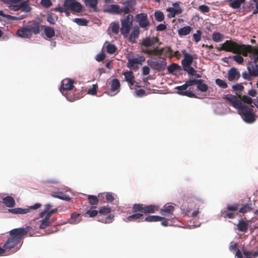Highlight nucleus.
I'll return each instance as SVG.
<instances>
[{
    "mask_svg": "<svg viewBox=\"0 0 258 258\" xmlns=\"http://www.w3.org/2000/svg\"><path fill=\"white\" fill-rule=\"evenodd\" d=\"M20 10L25 13H28L31 10V8L26 2H22L21 3Z\"/></svg>",
    "mask_w": 258,
    "mask_h": 258,
    "instance_id": "864d4df0",
    "label": "nucleus"
},
{
    "mask_svg": "<svg viewBox=\"0 0 258 258\" xmlns=\"http://www.w3.org/2000/svg\"><path fill=\"white\" fill-rule=\"evenodd\" d=\"M183 69L184 71L187 72L189 75L196 76L198 78L201 77L199 75H197L196 71L190 66H185V67H183Z\"/></svg>",
    "mask_w": 258,
    "mask_h": 258,
    "instance_id": "a18cd8bd",
    "label": "nucleus"
},
{
    "mask_svg": "<svg viewBox=\"0 0 258 258\" xmlns=\"http://www.w3.org/2000/svg\"><path fill=\"white\" fill-rule=\"evenodd\" d=\"M31 229L30 226H26L25 228L11 230L9 232L10 236L4 244L3 247L8 250L14 248L16 249V251L19 250L20 247L18 246V245L20 243L22 237L26 235Z\"/></svg>",
    "mask_w": 258,
    "mask_h": 258,
    "instance_id": "f257e3e1",
    "label": "nucleus"
},
{
    "mask_svg": "<svg viewBox=\"0 0 258 258\" xmlns=\"http://www.w3.org/2000/svg\"><path fill=\"white\" fill-rule=\"evenodd\" d=\"M126 58L127 59V67L130 69L134 70H138L139 69V67L136 64L142 65L143 62L146 60L145 56L139 54L132 56L128 54L126 56Z\"/></svg>",
    "mask_w": 258,
    "mask_h": 258,
    "instance_id": "423d86ee",
    "label": "nucleus"
},
{
    "mask_svg": "<svg viewBox=\"0 0 258 258\" xmlns=\"http://www.w3.org/2000/svg\"><path fill=\"white\" fill-rule=\"evenodd\" d=\"M159 39L157 37H146L143 39L141 42V46H144L145 48H148L149 47H151L154 45L155 43H157Z\"/></svg>",
    "mask_w": 258,
    "mask_h": 258,
    "instance_id": "a211bd4d",
    "label": "nucleus"
},
{
    "mask_svg": "<svg viewBox=\"0 0 258 258\" xmlns=\"http://www.w3.org/2000/svg\"><path fill=\"white\" fill-rule=\"evenodd\" d=\"M41 4L45 8H48L52 5V3L50 0H41Z\"/></svg>",
    "mask_w": 258,
    "mask_h": 258,
    "instance_id": "69168bd1",
    "label": "nucleus"
},
{
    "mask_svg": "<svg viewBox=\"0 0 258 258\" xmlns=\"http://www.w3.org/2000/svg\"><path fill=\"white\" fill-rule=\"evenodd\" d=\"M148 63L152 69L161 71L165 69L167 62L165 58L160 57L154 58L150 61L148 60Z\"/></svg>",
    "mask_w": 258,
    "mask_h": 258,
    "instance_id": "6e6552de",
    "label": "nucleus"
},
{
    "mask_svg": "<svg viewBox=\"0 0 258 258\" xmlns=\"http://www.w3.org/2000/svg\"><path fill=\"white\" fill-rule=\"evenodd\" d=\"M180 69V66L177 63H171L167 67L168 71L170 73H173L175 71L179 70Z\"/></svg>",
    "mask_w": 258,
    "mask_h": 258,
    "instance_id": "3c124183",
    "label": "nucleus"
},
{
    "mask_svg": "<svg viewBox=\"0 0 258 258\" xmlns=\"http://www.w3.org/2000/svg\"><path fill=\"white\" fill-rule=\"evenodd\" d=\"M134 214L128 216L125 221L126 222H140V219H143V214L141 212H133Z\"/></svg>",
    "mask_w": 258,
    "mask_h": 258,
    "instance_id": "412c9836",
    "label": "nucleus"
},
{
    "mask_svg": "<svg viewBox=\"0 0 258 258\" xmlns=\"http://www.w3.org/2000/svg\"><path fill=\"white\" fill-rule=\"evenodd\" d=\"M192 30L191 27L187 26L183 27L178 30V33L180 36H185L189 34Z\"/></svg>",
    "mask_w": 258,
    "mask_h": 258,
    "instance_id": "e433bc0d",
    "label": "nucleus"
},
{
    "mask_svg": "<svg viewBox=\"0 0 258 258\" xmlns=\"http://www.w3.org/2000/svg\"><path fill=\"white\" fill-rule=\"evenodd\" d=\"M134 17L131 14H128L125 18L121 20L120 31L124 37H126L133 26Z\"/></svg>",
    "mask_w": 258,
    "mask_h": 258,
    "instance_id": "0eeeda50",
    "label": "nucleus"
},
{
    "mask_svg": "<svg viewBox=\"0 0 258 258\" xmlns=\"http://www.w3.org/2000/svg\"><path fill=\"white\" fill-rule=\"evenodd\" d=\"M199 81L198 82V84H197V88L202 91L205 92L208 89V86L207 85H206L203 80H198Z\"/></svg>",
    "mask_w": 258,
    "mask_h": 258,
    "instance_id": "de8ad7c7",
    "label": "nucleus"
},
{
    "mask_svg": "<svg viewBox=\"0 0 258 258\" xmlns=\"http://www.w3.org/2000/svg\"><path fill=\"white\" fill-rule=\"evenodd\" d=\"M239 208V204H235L234 205H227L226 209L229 211L235 212L238 210Z\"/></svg>",
    "mask_w": 258,
    "mask_h": 258,
    "instance_id": "4d7b16f0",
    "label": "nucleus"
},
{
    "mask_svg": "<svg viewBox=\"0 0 258 258\" xmlns=\"http://www.w3.org/2000/svg\"><path fill=\"white\" fill-rule=\"evenodd\" d=\"M4 204L7 207L12 208L16 205V202L14 198L11 196H7L3 199Z\"/></svg>",
    "mask_w": 258,
    "mask_h": 258,
    "instance_id": "cd10ccee",
    "label": "nucleus"
},
{
    "mask_svg": "<svg viewBox=\"0 0 258 258\" xmlns=\"http://www.w3.org/2000/svg\"><path fill=\"white\" fill-rule=\"evenodd\" d=\"M106 51L109 54H113L117 51V48L115 45L107 43L106 46Z\"/></svg>",
    "mask_w": 258,
    "mask_h": 258,
    "instance_id": "49530a36",
    "label": "nucleus"
},
{
    "mask_svg": "<svg viewBox=\"0 0 258 258\" xmlns=\"http://www.w3.org/2000/svg\"><path fill=\"white\" fill-rule=\"evenodd\" d=\"M224 35L218 32H214L212 34V39L216 42H219L222 41Z\"/></svg>",
    "mask_w": 258,
    "mask_h": 258,
    "instance_id": "79ce46f5",
    "label": "nucleus"
},
{
    "mask_svg": "<svg viewBox=\"0 0 258 258\" xmlns=\"http://www.w3.org/2000/svg\"><path fill=\"white\" fill-rule=\"evenodd\" d=\"M63 7L73 11L74 13H80L82 10V5L76 0H65Z\"/></svg>",
    "mask_w": 258,
    "mask_h": 258,
    "instance_id": "1a4fd4ad",
    "label": "nucleus"
},
{
    "mask_svg": "<svg viewBox=\"0 0 258 258\" xmlns=\"http://www.w3.org/2000/svg\"><path fill=\"white\" fill-rule=\"evenodd\" d=\"M104 194H99L98 197L93 195H89L88 199L90 205H95L98 204L99 201H102V199L104 198Z\"/></svg>",
    "mask_w": 258,
    "mask_h": 258,
    "instance_id": "5701e85b",
    "label": "nucleus"
},
{
    "mask_svg": "<svg viewBox=\"0 0 258 258\" xmlns=\"http://www.w3.org/2000/svg\"><path fill=\"white\" fill-rule=\"evenodd\" d=\"M158 210L159 207L153 205H145L143 204H135L132 207L133 212H141L143 214L154 213Z\"/></svg>",
    "mask_w": 258,
    "mask_h": 258,
    "instance_id": "39448f33",
    "label": "nucleus"
},
{
    "mask_svg": "<svg viewBox=\"0 0 258 258\" xmlns=\"http://www.w3.org/2000/svg\"><path fill=\"white\" fill-rule=\"evenodd\" d=\"M173 7H169L166 9V11L169 12L167 17L169 18L175 17L176 15L182 12V9L180 8L179 4L177 2L172 4Z\"/></svg>",
    "mask_w": 258,
    "mask_h": 258,
    "instance_id": "ddd939ff",
    "label": "nucleus"
},
{
    "mask_svg": "<svg viewBox=\"0 0 258 258\" xmlns=\"http://www.w3.org/2000/svg\"><path fill=\"white\" fill-rule=\"evenodd\" d=\"M122 75L124 76L125 81L130 86H133L135 83V76L132 71L122 72Z\"/></svg>",
    "mask_w": 258,
    "mask_h": 258,
    "instance_id": "4be33fe9",
    "label": "nucleus"
},
{
    "mask_svg": "<svg viewBox=\"0 0 258 258\" xmlns=\"http://www.w3.org/2000/svg\"><path fill=\"white\" fill-rule=\"evenodd\" d=\"M162 56L166 57L168 56L170 57H172V50L170 47H165L162 48Z\"/></svg>",
    "mask_w": 258,
    "mask_h": 258,
    "instance_id": "c03bdc74",
    "label": "nucleus"
},
{
    "mask_svg": "<svg viewBox=\"0 0 258 258\" xmlns=\"http://www.w3.org/2000/svg\"><path fill=\"white\" fill-rule=\"evenodd\" d=\"M99 211L96 210H88L85 213V215H89L90 217H94L97 215Z\"/></svg>",
    "mask_w": 258,
    "mask_h": 258,
    "instance_id": "e2e57ef3",
    "label": "nucleus"
},
{
    "mask_svg": "<svg viewBox=\"0 0 258 258\" xmlns=\"http://www.w3.org/2000/svg\"><path fill=\"white\" fill-rule=\"evenodd\" d=\"M252 244H256L255 241H251L249 245L246 246H243L241 247V251L245 255L246 258H255L258 256V250L256 251H253V249L251 248V245Z\"/></svg>",
    "mask_w": 258,
    "mask_h": 258,
    "instance_id": "9b49d317",
    "label": "nucleus"
},
{
    "mask_svg": "<svg viewBox=\"0 0 258 258\" xmlns=\"http://www.w3.org/2000/svg\"><path fill=\"white\" fill-rule=\"evenodd\" d=\"M84 2L87 7L95 10L97 8L98 2V0H85Z\"/></svg>",
    "mask_w": 258,
    "mask_h": 258,
    "instance_id": "a19ab883",
    "label": "nucleus"
},
{
    "mask_svg": "<svg viewBox=\"0 0 258 258\" xmlns=\"http://www.w3.org/2000/svg\"><path fill=\"white\" fill-rule=\"evenodd\" d=\"M216 83L218 86L223 89H225L228 86L227 84L224 81L220 79H217L216 80Z\"/></svg>",
    "mask_w": 258,
    "mask_h": 258,
    "instance_id": "13d9d810",
    "label": "nucleus"
},
{
    "mask_svg": "<svg viewBox=\"0 0 258 258\" xmlns=\"http://www.w3.org/2000/svg\"><path fill=\"white\" fill-rule=\"evenodd\" d=\"M248 53L251 54V57L253 59V61L249 62L247 64L248 72L250 76L258 77V47L247 45L245 56H247Z\"/></svg>",
    "mask_w": 258,
    "mask_h": 258,
    "instance_id": "f03ea898",
    "label": "nucleus"
},
{
    "mask_svg": "<svg viewBox=\"0 0 258 258\" xmlns=\"http://www.w3.org/2000/svg\"><path fill=\"white\" fill-rule=\"evenodd\" d=\"M97 89H98L97 84H93L92 88L88 90L87 93L89 94L95 95L97 94Z\"/></svg>",
    "mask_w": 258,
    "mask_h": 258,
    "instance_id": "bf43d9fd",
    "label": "nucleus"
},
{
    "mask_svg": "<svg viewBox=\"0 0 258 258\" xmlns=\"http://www.w3.org/2000/svg\"><path fill=\"white\" fill-rule=\"evenodd\" d=\"M52 196L66 201L71 200L70 196L62 191L54 192L52 194Z\"/></svg>",
    "mask_w": 258,
    "mask_h": 258,
    "instance_id": "c756f323",
    "label": "nucleus"
},
{
    "mask_svg": "<svg viewBox=\"0 0 258 258\" xmlns=\"http://www.w3.org/2000/svg\"><path fill=\"white\" fill-rule=\"evenodd\" d=\"M247 45L238 43L231 40H226L221 44L219 50L232 52L234 53L242 54L245 56Z\"/></svg>",
    "mask_w": 258,
    "mask_h": 258,
    "instance_id": "7ed1b4c3",
    "label": "nucleus"
},
{
    "mask_svg": "<svg viewBox=\"0 0 258 258\" xmlns=\"http://www.w3.org/2000/svg\"><path fill=\"white\" fill-rule=\"evenodd\" d=\"M253 209L251 204H246L242 205L238 212L240 213L245 214L247 212L251 211Z\"/></svg>",
    "mask_w": 258,
    "mask_h": 258,
    "instance_id": "c9c22d12",
    "label": "nucleus"
},
{
    "mask_svg": "<svg viewBox=\"0 0 258 258\" xmlns=\"http://www.w3.org/2000/svg\"><path fill=\"white\" fill-rule=\"evenodd\" d=\"M80 215L76 213H73L71 215V217L70 219V223L73 224H76L78 223L80 220Z\"/></svg>",
    "mask_w": 258,
    "mask_h": 258,
    "instance_id": "4c0bfd02",
    "label": "nucleus"
},
{
    "mask_svg": "<svg viewBox=\"0 0 258 258\" xmlns=\"http://www.w3.org/2000/svg\"><path fill=\"white\" fill-rule=\"evenodd\" d=\"M104 215H99L98 216V221L104 223H110L114 220V215L113 214L108 215L107 217H104Z\"/></svg>",
    "mask_w": 258,
    "mask_h": 258,
    "instance_id": "bb28decb",
    "label": "nucleus"
},
{
    "mask_svg": "<svg viewBox=\"0 0 258 258\" xmlns=\"http://www.w3.org/2000/svg\"><path fill=\"white\" fill-rule=\"evenodd\" d=\"M111 212V208L110 206H107L106 207H103L101 208L99 210V213L100 215L106 216L107 214Z\"/></svg>",
    "mask_w": 258,
    "mask_h": 258,
    "instance_id": "603ef678",
    "label": "nucleus"
},
{
    "mask_svg": "<svg viewBox=\"0 0 258 258\" xmlns=\"http://www.w3.org/2000/svg\"><path fill=\"white\" fill-rule=\"evenodd\" d=\"M73 21L80 26H87L88 21L84 18H75Z\"/></svg>",
    "mask_w": 258,
    "mask_h": 258,
    "instance_id": "8fccbe9b",
    "label": "nucleus"
},
{
    "mask_svg": "<svg viewBox=\"0 0 258 258\" xmlns=\"http://www.w3.org/2000/svg\"><path fill=\"white\" fill-rule=\"evenodd\" d=\"M178 93L181 95L186 96L189 97H193L195 94L190 90L178 92Z\"/></svg>",
    "mask_w": 258,
    "mask_h": 258,
    "instance_id": "0e129e2a",
    "label": "nucleus"
},
{
    "mask_svg": "<svg viewBox=\"0 0 258 258\" xmlns=\"http://www.w3.org/2000/svg\"><path fill=\"white\" fill-rule=\"evenodd\" d=\"M10 213L15 214H25L29 212V209H22L21 208H16L8 210Z\"/></svg>",
    "mask_w": 258,
    "mask_h": 258,
    "instance_id": "2f4dec72",
    "label": "nucleus"
},
{
    "mask_svg": "<svg viewBox=\"0 0 258 258\" xmlns=\"http://www.w3.org/2000/svg\"><path fill=\"white\" fill-rule=\"evenodd\" d=\"M240 77V73L235 68H231L228 72V79L230 81L237 80Z\"/></svg>",
    "mask_w": 258,
    "mask_h": 258,
    "instance_id": "aec40b11",
    "label": "nucleus"
},
{
    "mask_svg": "<svg viewBox=\"0 0 258 258\" xmlns=\"http://www.w3.org/2000/svg\"><path fill=\"white\" fill-rule=\"evenodd\" d=\"M57 20V17H54L52 14H48L47 16V21L51 24H54Z\"/></svg>",
    "mask_w": 258,
    "mask_h": 258,
    "instance_id": "052dcab7",
    "label": "nucleus"
},
{
    "mask_svg": "<svg viewBox=\"0 0 258 258\" xmlns=\"http://www.w3.org/2000/svg\"><path fill=\"white\" fill-rule=\"evenodd\" d=\"M124 7L121 8L122 14H128L130 13L134 12L136 10L137 4L135 0H127L122 3Z\"/></svg>",
    "mask_w": 258,
    "mask_h": 258,
    "instance_id": "f8f14e48",
    "label": "nucleus"
},
{
    "mask_svg": "<svg viewBox=\"0 0 258 258\" xmlns=\"http://www.w3.org/2000/svg\"><path fill=\"white\" fill-rule=\"evenodd\" d=\"M253 105L247 106L242 103L241 106L238 109L239 114L241 116L244 120L247 123H252L255 120L254 113L253 112Z\"/></svg>",
    "mask_w": 258,
    "mask_h": 258,
    "instance_id": "20e7f679",
    "label": "nucleus"
},
{
    "mask_svg": "<svg viewBox=\"0 0 258 258\" xmlns=\"http://www.w3.org/2000/svg\"><path fill=\"white\" fill-rule=\"evenodd\" d=\"M136 21L138 23L139 27L147 30L150 26V22L148 19L147 13H141L136 15Z\"/></svg>",
    "mask_w": 258,
    "mask_h": 258,
    "instance_id": "9d476101",
    "label": "nucleus"
},
{
    "mask_svg": "<svg viewBox=\"0 0 258 258\" xmlns=\"http://www.w3.org/2000/svg\"><path fill=\"white\" fill-rule=\"evenodd\" d=\"M239 97L240 99L243 101L244 103H246L248 104H251L253 102L252 99L248 96L247 95H239Z\"/></svg>",
    "mask_w": 258,
    "mask_h": 258,
    "instance_id": "6e6d98bb",
    "label": "nucleus"
},
{
    "mask_svg": "<svg viewBox=\"0 0 258 258\" xmlns=\"http://www.w3.org/2000/svg\"><path fill=\"white\" fill-rule=\"evenodd\" d=\"M32 34H38L40 31V28H42L43 26H40V23L36 21H33L29 23L27 26Z\"/></svg>",
    "mask_w": 258,
    "mask_h": 258,
    "instance_id": "f3484780",
    "label": "nucleus"
},
{
    "mask_svg": "<svg viewBox=\"0 0 258 258\" xmlns=\"http://www.w3.org/2000/svg\"><path fill=\"white\" fill-rule=\"evenodd\" d=\"M223 98L228 101L230 104L235 108L238 109L242 105V102L235 95L227 94L224 95Z\"/></svg>",
    "mask_w": 258,
    "mask_h": 258,
    "instance_id": "4468645a",
    "label": "nucleus"
},
{
    "mask_svg": "<svg viewBox=\"0 0 258 258\" xmlns=\"http://www.w3.org/2000/svg\"><path fill=\"white\" fill-rule=\"evenodd\" d=\"M142 52L149 55L158 56L159 57L162 56V48L159 49L158 47L153 49L142 47Z\"/></svg>",
    "mask_w": 258,
    "mask_h": 258,
    "instance_id": "6ab92c4d",
    "label": "nucleus"
},
{
    "mask_svg": "<svg viewBox=\"0 0 258 258\" xmlns=\"http://www.w3.org/2000/svg\"><path fill=\"white\" fill-rule=\"evenodd\" d=\"M140 34V29L138 26H135L133 30L131 32L129 40L132 43L136 42V39L138 38Z\"/></svg>",
    "mask_w": 258,
    "mask_h": 258,
    "instance_id": "a878e982",
    "label": "nucleus"
},
{
    "mask_svg": "<svg viewBox=\"0 0 258 258\" xmlns=\"http://www.w3.org/2000/svg\"><path fill=\"white\" fill-rule=\"evenodd\" d=\"M233 59L237 63H241L244 60V58L241 55L238 54L232 56Z\"/></svg>",
    "mask_w": 258,
    "mask_h": 258,
    "instance_id": "774afa93",
    "label": "nucleus"
},
{
    "mask_svg": "<svg viewBox=\"0 0 258 258\" xmlns=\"http://www.w3.org/2000/svg\"><path fill=\"white\" fill-rule=\"evenodd\" d=\"M39 222V228L42 229L48 227L52 223L51 221H50V220L46 219L45 218H44L43 219L40 220Z\"/></svg>",
    "mask_w": 258,
    "mask_h": 258,
    "instance_id": "37998d69",
    "label": "nucleus"
},
{
    "mask_svg": "<svg viewBox=\"0 0 258 258\" xmlns=\"http://www.w3.org/2000/svg\"><path fill=\"white\" fill-rule=\"evenodd\" d=\"M119 26L118 23H113L111 26V31L115 34H117L119 32Z\"/></svg>",
    "mask_w": 258,
    "mask_h": 258,
    "instance_id": "680f3d73",
    "label": "nucleus"
},
{
    "mask_svg": "<svg viewBox=\"0 0 258 258\" xmlns=\"http://www.w3.org/2000/svg\"><path fill=\"white\" fill-rule=\"evenodd\" d=\"M44 32L47 37L51 38L55 35L54 30L51 27H46L44 28Z\"/></svg>",
    "mask_w": 258,
    "mask_h": 258,
    "instance_id": "ea45409f",
    "label": "nucleus"
},
{
    "mask_svg": "<svg viewBox=\"0 0 258 258\" xmlns=\"http://www.w3.org/2000/svg\"><path fill=\"white\" fill-rule=\"evenodd\" d=\"M223 214L224 215V217L225 218H228L229 219H233L238 215V213H235V212H233L224 211L223 213Z\"/></svg>",
    "mask_w": 258,
    "mask_h": 258,
    "instance_id": "5fc2aeb1",
    "label": "nucleus"
},
{
    "mask_svg": "<svg viewBox=\"0 0 258 258\" xmlns=\"http://www.w3.org/2000/svg\"><path fill=\"white\" fill-rule=\"evenodd\" d=\"M0 16H2L4 17L7 18L8 20L11 21H18L22 20L26 18V15H22L19 16H13L10 15L5 14L2 11H0Z\"/></svg>",
    "mask_w": 258,
    "mask_h": 258,
    "instance_id": "c85d7f7f",
    "label": "nucleus"
},
{
    "mask_svg": "<svg viewBox=\"0 0 258 258\" xmlns=\"http://www.w3.org/2000/svg\"><path fill=\"white\" fill-rule=\"evenodd\" d=\"M193 61L192 56L188 53H186L184 55V58L182 60V64L183 67L185 66H190Z\"/></svg>",
    "mask_w": 258,
    "mask_h": 258,
    "instance_id": "7c9ffc66",
    "label": "nucleus"
},
{
    "mask_svg": "<svg viewBox=\"0 0 258 258\" xmlns=\"http://www.w3.org/2000/svg\"><path fill=\"white\" fill-rule=\"evenodd\" d=\"M154 17L158 22H162L164 19V15L162 12L156 11L154 13Z\"/></svg>",
    "mask_w": 258,
    "mask_h": 258,
    "instance_id": "09e8293b",
    "label": "nucleus"
},
{
    "mask_svg": "<svg viewBox=\"0 0 258 258\" xmlns=\"http://www.w3.org/2000/svg\"><path fill=\"white\" fill-rule=\"evenodd\" d=\"M248 228V221L242 219L239 220L237 224V230L242 232H246Z\"/></svg>",
    "mask_w": 258,
    "mask_h": 258,
    "instance_id": "b1692460",
    "label": "nucleus"
},
{
    "mask_svg": "<svg viewBox=\"0 0 258 258\" xmlns=\"http://www.w3.org/2000/svg\"><path fill=\"white\" fill-rule=\"evenodd\" d=\"M74 81L70 79H65L61 82V87L60 88V92L64 94V91H70L73 89Z\"/></svg>",
    "mask_w": 258,
    "mask_h": 258,
    "instance_id": "2eb2a0df",
    "label": "nucleus"
},
{
    "mask_svg": "<svg viewBox=\"0 0 258 258\" xmlns=\"http://www.w3.org/2000/svg\"><path fill=\"white\" fill-rule=\"evenodd\" d=\"M111 90V91L114 92L117 91H119V89L120 87V84L119 80L117 79H113L110 82Z\"/></svg>",
    "mask_w": 258,
    "mask_h": 258,
    "instance_id": "72a5a7b5",
    "label": "nucleus"
},
{
    "mask_svg": "<svg viewBox=\"0 0 258 258\" xmlns=\"http://www.w3.org/2000/svg\"><path fill=\"white\" fill-rule=\"evenodd\" d=\"M17 34L22 38H29L32 35L27 26L19 29L17 31Z\"/></svg>",
    "mask_w": 258,
    "mask_h": 258,
    "instance_id": "393cba45",
    "label": "nucleus"
},
{
    "mask_svg": "<svg viewBox=\"0 0 258 258\" xmlns=\"http://www.w3.org/2000/svg\"><path fill=\"white\" fill-rule=\"evenodd\" d=\"M174 208L172 205H165L161 210L160 213L163 216H170V219L175 218V215L173 214Z\"/></svg>",
    "mask_w": 258,
    "mask_h": 258,
    "instance_id": "dca6fc26",
    "label": "nucleus"
},
{
    "mask_svg": "<svg viewBox=\"0 0 258 258\" xmlns=\"http://www.w3.org/2000/svg\"><path fill=\"white\" fill-rule=\"evenodd\" d=\"M245 0H229V6L234 9H238Z\"/></svg>",
    "mask_w": 258,
    "mask_h": 258,
    "instance_id": "473e14b6",
    "label": "nucleus"
},
{
    "mask_svg": "<svg viewBox=\"0 0 258 258\" xmlns=\"http://www.w3.org/2000/svg\"><path fill=\"white\" fill-rule=\"evenodd\" d=\"M164 219V217H162L159 216L150 215L146 217L144 220L147 222H157L160 221Z\"/></svg>",
    "mask_w": 258,
    "mask_h": 258,
    "instance_id": "58836bf2",
    "label": "nucleus"
},
{
    "mask_svg": "<svg viewBox=\"0 0 258 258\" xmlns=\"http://www.w3.org/2000/svg\"><path fill=\"white\" fill-rule=\"evenodd\" d=\"M121 8L117 5H111L108 10H107V12L111 13H114L117 14H122V13Z\"/></svg>",
    "mask_w": 258,
    "mask_h": 258,
    "instance_id": "f704fd0d",
    "label": "nucleus"
},
{
    "mask_svg": "<svg viewBox=\"0 0 258 258\" xmlns=\"http://www.w3.org/2000/svg\"><path fill=\"white\" fill-rule=\"evenodd\" d=\"M201 32L200 30H197V33L194 34L193 37L195 40V41L196 42H198L200 41L201 38Z\"/></svg>",
    "mask_w": 258,
    "mask_h": 258,
    "instance_id": "338daca9",
    "label": "nucleus"
}]
</instances>
